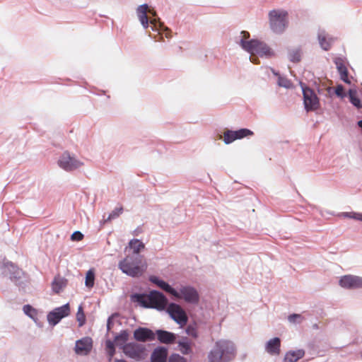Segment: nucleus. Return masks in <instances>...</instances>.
Here are the masks:
<instances>
[{
	"mask_svg": "<svg viewBox=\"0 0 362 362\" xmlns=\"http://www.w3.org/2000/svg\"><path fill=\"white\" fill-rule=\"evenodd\" d=\"M235 356L234 344L228 340H219L208 354L209 362H230Z\"/></svg>",
	"mask_w": 362,
	"mask_h": 362,
	"instance_id": "1",
	"label": "nucleus"
},
{
	"mask_svg": "<svg viewBox=\"0 0 362 362\" xmlns=\"http://www.w3.org/2000/svg\"><path fill=\"white\" fill-rule=\"evenodd\" d=\"M240 45L244 50L250 53V62L255 64H259L257 55L262 57H272L274 55L272 49L266 43L258 40H240Z\"/></svg>",
	"mask_w": 362,
	"mask_h": 362,
	"instance_id": "2",
	"label": "nucleus"
},
{
	"mask_svg": "<svg viewBox=\"0 0 362 362\" xmlns=\"http://www.w3.org/2000/svg\"><path fill=\"white\" fill-rule=\"evenodd\" d=\"M134 298L143 307L154 308L158 310H163L168 305L166 297L157 291H151L148 295L136 294L134 296Z\"/></svg>",
	"mask_w": 362,
	"mask_h": 362,
	"instance_id": "3",
	"label": "nucleus"
},
{
	"mask_svg": "<svg viewBox=\"0 0 362 362\" xmlns=\"http://www.w3.org/2000/svg\"><path fill=\"white\" fill-rule=\"evenodd\" d=\"M139 21L144 28H147L151 25L152 30L159 31L163 27V23L160 19H156L155 16L156 13L153 9L148 8L147 4H143L138 7L136 10Z\"/></svg>",
	"mask_w": 362,
	"mask_h": 362,
	"instance_id": "4",
	"label": "nucleus"
},
{
	"mask_svg": "<svg viewBox=\"0 0 362 362\" xmlns=\"http://www.w3.org/2000/svg\"><path fill=\"white\" fill-rule=\"evenodd\" d=\"M269 25L275 33H282L288 24V13L283 10H272L269 13Z\"/></svg>",
	"mask_w": 362,
	"mask_h": 362,
	"instance_id": "5",
	"label": "nucleus"
},
{
	"mask_svg": "<svg viewBox=\"0 0 362 362\" xmlns=\"http://www.w3.org/2000/svg\"><path fill=\"white\" fill-rule=\"evenodd\" d=\"M122 350L128 358L136 361L145 359L148 355L146 346L136 342L127 343L123 346Z\"/></svg>",
	"mask_w": 362,
	"mask_h": 362,
	"instance_id": "6",
	"label": "nucleus"
},
{
	"mask_svg": "<svg viewBox=\"0 0 362 362\" xmlns=\"http://www.w3.org/2000/svg\"><path fill=\"white\" fill-rule=\"evenodd\" d=\"M166 310L171 318L175 321L180 327H183L187 325L188 317L180 305L171 303L168 305Z\"/></svg>",
	"mask_w": 362,
	"mask_h": 362,
	"instance_id": "7",
	"label": "nucleus"
},
{
	"mask_svg": "<svg viewBox=\"0 0 362 362\" xmlns=\"http://www.w3.org/2000/svg\"><path fill=\"white\" fill-rule=\"evenodd\" d=\"M119 268L122 272H144L147 269L146 261L140 259L134 262L132 257H127L119 263Z\"/></svg>",
	"mask_w": 362,
	"mask_h": 362,
	"instance_id": "8",
	"label": "nucleus"
},
{
	"mask_svg": "<svg viewBox=\"0 0 362 362\" xmlns=\"http://www.w3.org/2000/svg\"><path fill=\"white\" fill-rule=\"evenodd\" d=\"M59 165L66 171H71L80 168L83 163L70 156L67 152L62 154L58 161Z\"/></svg>",
	"mask_w": 362,
	"mask_h": 362,
	"instance_id": "9",
	"label": "nucleus"
},
{
	"mask_svg": "<svg viewBox=\"0 0 362 362\" xmlns=\"http://www.w3.org/2000/svg\"><path fill=\"white\" fill-rule=\"evenodd\" d=\"M303 101L307 111L317 110L319 107V100L315 92L310 88H303Z\"/></svg>",
	"mask_w": 362,
	"mask_h": 362,
	"instance_id": "10",
	"label": "nucleus"
},
{
	"mask_svg": "<svg viewBox=\"0 0 362 362\" xmlns=\"http://www.w3.org/2000/svg\"><path fill=\"white\" fill-rule=\"evenodd\" d=\"M70 313L69 304L55 308L47 315V320L52 325H56L63 317H66Z\"/></svg>",
	"mask_w": 362,
	"mask_h": 362,
	"instance_id": "11",
	"label": "nucleus"
},
{
	"mask_svg": "<svg viewBox=\"0 0 362 362\" xmlns=\"http://www.w3.org/2000/svg\"><path fill=\"white\" fill-rule=\"evenodd\" d=\"M253 135V132L248 129H240L238 131L227 130L223 134V140L226 144H230L236 139Z\"/></svg>",
	"mask_w": 362,
	"mask_h": 362,
	"instance_id": "12",
	"label": "nucleus"
},
{
	"mask_svg": "<svg viewBox=\"0 0 362 362\" xmlns=\"http://www.w3.org/2000/svg\"><path fill=\"white\" fill-rule=\"evenodd\" d=\"M180 296L178 298L184 299L187 303L197 304L199 303V296L197 291L192 287L183 286L178 292Z\"/></svg>",
	"mask_w": 362,
	"mask_h": 362,
	"instance_id": "13",
	"label": "nucleus"
},
{
	"mask_svg": "<svg viewBox=\"0 0 362 362\" xmlns=\"http://www.w3.org/2000/svg\"><path fill=\"white\" fill-rule=\"evenodd\" d=\"M134 338L137 341L146 342L156 339V334L150 329L139 327L134 332Z\"/></svg>",
	"mask_w": 362,
	"mask_h": 362,
	"instance_id": "14",
	"label": "nucleus"
},
{
	"mask_svg": "<svg viewBox=\"0 0 362 362\" xmlns=\"http://www.w3.org/2000/svg\"><path fill=\"white\" fill-rule=\"evenodd\" d=\"M93 347V341L90 337H84L76 341L75 351L78 355H87Z\"/></svg>",
	"mask_w": 362,
	"mask_h": 362,
	"instance_id": "15",
	"label": "nucleus"
},
{
	"mask_svg": "<svg viewBox=\"0 0 362 362\" xmlns=\"http://www.w3.org/2000/svg\"><path fill=\"white\" fill-rule=\"evenodd\" d=\"M339 284L346 288L362 287V279L353 275H345L340 279Z\"/></svg>",
	"mask_w": 362,
	"mask_h": 362,
	"instance_id": "16",
	"label": "nucleus"
},
{
	"mask_svg": "<svg viewBox=\"0 0 362 362\" xmlns=\"http://www.w3.org/2000/svg\"><path fill=\"white\" fill-rule=\"evenodd\" d=\"M150 280L151 282L158 286L160 288H161L162 290L165 291L167 293L172 294L174 297H180L179 293L164 281L160 280L156 276H151L150 278Z\"/></svg>",
	"mask_w": 362,
	"mask_h": 362,
	"instance_id": "17",
	"label": "nucleus"
},
{
	"mask_svg": "<svg viewBox=\"0 0 362 362\" xmlns=\"http://www.w3.org/2000/svg\"><path fill=\"white\" fill-rule=\"evenodd\" d=\"M158 340L163 344H170L175 342L176 336L174 333L158 329L156 332Z\"/></svg>",
	"mask_w": 362,
	"mask_h": 362,
	"instance_id": "18",
	"label": "nucleus"
},
{
	"mask_svg": "<svg viewBox=\"0 0 362 362\" xmlns=\"http://www.w3.org/2000/svg\"><path fill=\"white\" fill-rule=\"evenodd\" d=\"M168 356V350L163 346L156 348L151 354V362H166Z\"/></svg>",
	"mask_w": 362,
	"mask_h": 362,
	"instance_id": "19",
	"label": "nucleus"
},
{
	"mask_svg": "<svg viewBox=\"0 0 362 362\" xmlns=\"http://www.w3.org/2000/svg\"><path fill=\"white\" fill-rule=\"evenodd\" d=\"M281 340L279 337H274L267 341L265 349L271 355H279Z\"/></svg>",
	"mask_w": 362,
	"mask_h": 362,
	"instance_id": "20",
	"label": "nucleus"
},
{
	"mask_svg": "<svg viewBox=\"0 0 362 362\" xmlns=\"http://www.w3.org/2000/svg\"><path fill=\"white\" fill-rule=\"evenodd\" d=\"M66 285L67 280L58 274L54 277L52 283V288L54 293H59L66 286Z\"/></svg>",
	"mask_w": 362,
	"mask_h": 362,
	"instance_id": "21",
	"label": "nucleus"
},
{
	"mask_svg": "<svg viewBox=\"0 0 362 362\" xmlns=\"http://www.w3.org/2000/svg\"><path fill=\"white\" fill-rule=\"evenodd\" d=\"M318 40L321 47L324 50H329L331 48L332 44L333 43L334 39L333 37H329L325 32H322L318 34Z\"/></svg>",
	"mask_w": 362,
	"mask_h": 362,
	"instance_id": "22",
	"label": "nucleus"
},
{
	"mask_svg": "<svg viewBox=\"0 0 362 362\" xmlns=\"http://www.w3.org/2000/svg\"><path fill=\"white\" fill-rule=\"evenodd\" d=\"M303 350L291 351L286 353L284 357V362H297L304 356Z\"/></svg>",
	"mask_w": 362,
	"mask_h": 362,
	"instance_id": "23",
	"label": "nucleus"
},
{
	"mask_svg": "<svg viewBox=\"0 0 362 362\" xmlns=\"http://www.w3.org/2000/svg\"><path fill=\"white\" fill-rule=\"evenodd\" d=\"M336 65H337V70L340 74V78L341 79L346 83H349L350 84L351 83V81L350 79L349 78V76H348V70L346 67V66L343 64V62L341 61H336Z\"/></svg>",
	"mask_w": 362,
	"mask_h": 362,
	"instance_id": "24",
	"label": "nucleus"
},
{
	"mask_svg": "<svg viewBox=\"0 0 362 362\" xmlns=\"http://www.w3.org/2000/svg\"><path fill=\"white\" fill-rule=\"evenodd\" d=\"M349 97L350 102L357 108L362 107L361 102L358 96V92L356 89L349 90Z\"/></svg>",
	"mask_w": 362,
	"mask_h": 362,
	"instance_id": "25",
	"label": "nucleus"
},
{
	"mask_svg": "<svg viewBox=\"0 0 362 362\" xmlns=\"http://www.w3.org/2000/svg\"><path fill=\"white\" fill-rule=\"evenodd\" d=\"M129 245L135 254L139 253V252L144 248V243L138 239L132 240L129 242Z\"/></svg>",
	"mask_w": 362,
	"mask_h": 362,
	"instance_id": "26",
	"label": "nucleus"
},
{
	"mask_svg": "<svg viewBox=\"0 0 362 362\" xmlns=\"http://www.w3.org/2000/svg\"><path fill=\"white\" fill-rule=\"evenodd\" d=\"M301 50L300 49H294L288 52L289 60L292 62H299L301 59Z\"/></svg>",
	"mask_w": 362,
	"mask_h": 362,
	"instance_id": "27",
	"label": "nucleus"
},
{
	"mask_svg": "<svg viewBox=\"0 0 362 362\" xmlns=\"http://www.w3.org/2000/svg\"><path fill=\"white\" fill-rule=\"evenodd\" d=\"M23 310L25 315L30 318L35 320L37 316V311L35 308H33L30 305H25L23 308Z\"/></svg>",
	"mask_w": 362,
	"mask_h": 362,
	"instance_id": "28",
	"label": "nucleus"
},
{
	"mask_svg": "<svg viewBox=\"0 0 362 362\" xmlns=\"http://www.w3.org/2000/svg\"><path fill=\"white\" fill-rule=\"evenodd\" d=\"M123 212V207H117L108 216V217L104 220V222H108L110 221L112 219H115L119 216L120 214H122Z\"/></svg>",
	"mask_w": 362,
	"mask_h": 362,
	"instance_id": "29",
	"label": "nucleus"
},
{
	"mask_svg": "<svg viewBox=\"0 0 362 362\" xmlns=\"http://www.w3.org/2000/svg\"><path fill=\"white\" fill-rule=\"evenodd\" d=\"M178 346L180 351L183 354H188L192 351L190 343L188 341H180Z\"/></svg>",
	"mask_w": 362,
	"mask_h": 362,
	"instance_id": "30",
	"label": "nucleus"
},
{
	"mask_svg": "<svg viewBox=\"0 0 362 362\" xmlns=\"http://www.w3.org/2000/svg\"><path fill=\"white\" fill-rule=\"evenodd\" d=\"M95 275L94 273H86L85 284L88 288H91L94 286Z\"/></svg>",
	"mask_w": 362,
	"mask_h": 362,
	"instance_id": "31",
	"label": "nucleus"
},
{
	"mask_svg": "<svg viewBox=\"0 0 362 362\" xmlns=\"http://www.w3.org/2000/svg\"><path fill=\"white\" fill-rule=\"evenodd\" d=\"M76 319L77 321L78 322L79 327H81L85 324L86 317L83 313V309L81 306L78 308V310L76 314Z\"/></svg>",
	"mask_w": 362,
	"mask_h": 362,
	"instance_id": "32",
	"label": "nucleus"
},
{
	"mask_svg": "<svg viewBox=\"0 0 362 362\" xmlns=\"http://www.w3.org/2000/svg\"><path fill=\"white\" fill-rule=\"evenodd\" d=\"M106 349H107V354L110 356V361L115 354V348L113 342L111 341L110 340L107 341H106Z\"/></svg>",
	"mask_w": 362,
	"mask_h": 362,
	"instance_id": "33",
	"label": "nucleus"
},
{
	"mask_svg": "<svg viewBox=\"0 0 362 362\" xmlns=\"http://www.w3.org/2000/svg\"><path fill=\"white\" fill-rule=\"evenodd\" d=\"M128 339H129V333L127 332V331L124 330V331L121 332L119 335L115 337V341L116 342H118L120 341L122 343H124L128 340Z\"/></svg>",
	"mask_w": 362,
	"mask_h": 362,
	"instance_id": "34",
	"label": "nucleus"
},
{
	"mask_svg": "<svg viewBox=\"0 0 362 362\" xmlns=\"http://www.w3.org/2000/svg\"><path fill=\"white\" fill-rule=\"evenodd\" d=\"M186 332L188 335L197 338L198 337V332L195 326L194 325H189L186 329Z\"/></svg>",
	"mask_w": 362,
	"mask_h": 362,
	"instance_id": "35",
	"label": "nucleus"
},
{
	"mask_svg": "<svg viewBox=\"0 0 362 362\" xmlns=\"http://www.w3.org/2000/svg\"><path fill=\"white\" fill-rule=\"evenodd\" d=\"M278 84L280 86L285 87V88H290L291 86V83L289 80H288L286 78L279 77L278 80Z\"/></svg>",
	"mask_w": 362,
	"mask_h": 362,
	"instance_id": "36",
	"label": "nucleus"
},
{
	"mask_svg": "<svg viewBox=\"0 0 362 362\" xmlns=\"http://www.w3.org/2000/svg\"><path fill=\"white\" fill-rule=\"evenodd\" d=\"M168 362H186V361L185 358L180 356V355L173 354L170 357Z\"/></svg>",
	"mask_w": 362,
	"mask_h": 362,
	"instance_id": "37",
	"label": "nucleus"
},
{
	"mask_svg": "<svg viewBox=\"0 0 362 362\" xmlns=\"http://www.w3.org/2000/svg\"><path fill=\"white\" fill-rule=\"evenodd\" d=\"M302 320H303V317L299 314H293V315H289V317H288V320L291 322H300L302 321Z\"/></svg>",
	"mask_w": 362,
	"mask_h": 362,
	"instance_id": "38",
	"label": "nucleus"
},
{
	"mask_svg": "<svg viewBox=\"0 0 362 362\" xmlns=\"http://www.w3.org/2000/svg\"><path fill=\"white\" fill-rule=\"evenodd\" d=\"M83 238V235L80 231H75L71 236L74 241H80Z\"/></svg>",
	"mask_w": 362,
	"mask_h": 362,
	"instance_id": "39",
	"label": "nucleus"
},
{
	"mask_svg": "<svg viewBox=\"0 0 362 362\" xmlns=\"http://www.w3.org/2000/svg\"><path fill=\"white\" fill-rule=\"evenodd\" d=\"M335 93L337 95L339 96V97H343L344 96V88L342 86L339 85V86H337L336 89H335Z\"/></svg>",
	"mask_w": 362,
	"mask_h": 362,
	"instance_id": "40",
	"label": "nucleus"
},
{
	"mask_svg": "<svg viewBox=\"0 0 362 362\" xmlns=\"http://www.w3.org/2000/svg\"><path fill=\"white\" fill-rule=\"evenodd\" d=\"M241 35H242L241 40H245V41H247V40L250 37V33L247 31H242Z\"/></svg>",
	"mask_w": 362,
	"mask_h": 362,
	"instance_id": "41",
	"label": "nucleus"
},
{
	"mask_svg": "<svg viewBox=\"0 0 362 362\" xmlns=\"http://www.w3.org/2000/svg\"><path fill=\"white\" fill-rule=\"evenodd\" d=\"M353 218L362 221V214H355L353 216H351Z\"/></svg>",
	"mask_w": 362,
	"mask_h": 362,
	"instance_id": "42",
	"label": "nucleus"
},
{
	"mask_svg": "<svg viewBox=\"0 0 362 362\" xmlns=\"http://www.w3.org/2000/svg\"><path fill=\"white\" fill-rule=\"evenodd\" d=\"M128 274H130L133 277H135V276H137V274L139 273H135V272H133V273H127Z\"/></svg>",
	"mask_w": 362,
	"mask_h": 362,
	"instance_id": "43",
	"label": "nucleus"
},
{
	"mask_svg": "<svg viewBox=\"0 0 362 362\" xmlns=\"http://www.w3.org/2000/svg\"><path fill=\"white\" fill-rule=\"evenodd\" d=\"M7 267H10L13 270L16 269V267L13 264H10Z\"/></svg>",
	"mask_w": 362,
	"mask_h": 362,
	"instance_id": "44",
	"label": "nucleus"
},
{
	"mask_svg": "<svg viewBox=\"0 0 362 362\" xmlns=\"http://www.w3.org/2000/svg\"><path fill=\"white\" fill-rule=\"evenodd\" d=\"M114 362H127L123 359H115Z\"/></svg>",
	"mask_w": 362,
	"mask_h": 362,
	"instance_id": "45",
	"label": "nucleus"
},
{
	"mask_svg": "<svg viewBox=\"0 0 362 362\" xmlns=\"http://www.w3.org/2000/svg\"><path fill=\"white\" fill-rule=\"evenodd\" d=\"M107 327H108V329H110V319L108 320Z\"/></svg>",
	"mask_w": 362,
	"mask_h": 362,
	"instance_id": "46",
	"label": "nucleus"
},
{
	"mask_svg": "<svg viewBox=\"0 0 362 362\" xmlns=\"http://www.w3.org/2000/svg\"><path fill=\"white\" fill-rule=\"evenodd\" d=\"M165 36H166V37H170V35H168V33H166V34H165Z\"/></svg>",
	"mask_w": 362,
	"mask_h": 362,
	"instance_id": "47",
	"label": "nucleus"
},
{
	"mask_svg": "<svg viewBox=\"0 0 362 362\" xmlns=\"http://www.w3.org/2000/svg\"><path fill=\"white\" fill-rule=\"evenodd\" d=\"M165 30L166 31H169V30H168V28H165Z\"/></svg>",
	"mask_w": 362,
	"mask_h": 362,
	"instance_id": "48",
	"label": "nucleus"
}]
</instances>
